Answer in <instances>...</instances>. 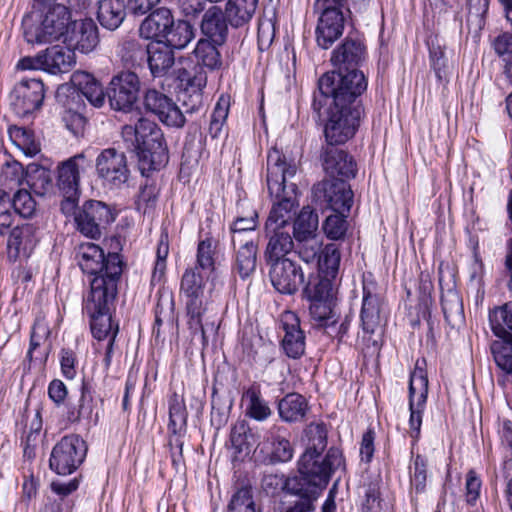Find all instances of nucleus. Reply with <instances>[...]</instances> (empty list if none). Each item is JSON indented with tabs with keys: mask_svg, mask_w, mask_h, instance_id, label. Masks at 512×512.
I'll return each mask as SVG.
<instances>
[{
	"mask_svg": "<svg viewBox=\"0 0 512 512\" xmlns=\"http://www.w3.org/2000/svg\"><path fill=\"white\" fill-rule=\"evenodd\" d=\"M90 314V328L95 339L102 341L116 338L118 334V324L112 322L110 307L102 309H86Z\"/></svg>",
	"mask_w": 512,
	"mask_h": 512,
	"instance_id": "obj_40",
	"label": "nucleus"
},
{
	"mask_svg": "<svg viewBox=\"0 0 512 512\" xmlns=\"http://www.w3.org/2000/svg\"><path fill=\"white\" fill-rule=\"evenodd\" d=\"M308 443L305 452L323 453L327 446V429L324 423H310L304 430Z\"/></svg>",
	"mask_w": 512,
	"mask_h": 512,
	"instance_id": "obj_56",
	"label": "nucleus"
},
{
	"mask_svg": "<svg viewBox=\"0 0 512 512\" xmlns=\"http://www.w3.org/2000/svg\"><path fill=\"white\" fill-rule=\"evenodd\" d=\"M147 60L149 71L153 78L166 76L175 63L174 50L167 43L156 41L147 45Z\"/></svg>",
	"mask_w": 512,
	"mask_h": 512,
	"instance_id": "obj_32",
	"label": "nucleus"
},
{
	"mask_svg": "<svg viewBox=\"0 0 512 512\" xmlns=\"http://www.w3.org/2000/svg\"><path fill=\"white\" fill-rule=\"evenodd\" d=\"M265 235L268 239L264 250L265 263L288 260L287 255L294 250L295 243L288 227L265 226Z\"/></svg>",
	"mask_w": 512,
	"mask_h": 512,
	"instance_id": "obj_25",
	"label": "nucleus"
},
{
	"mask_svg": "<svg viewBox=\"0 0 512 512\" xmlns=\"http://www.w3.org/2000/svg\"><path fill=\"white\" fill-rule=\"evenodd\" d=\"M175 22L170 9L160 7L150 13L141 23L140 32L145 38H160L166 35Z\"/></svg>",
	"mask_w": 512,
	"mask_h": 512,
	"instance_id": "obj_34",
	"label": "nucleus"
},
{
	"mask_svg": "<svg viewBox=\"0 0 512 512\" xmlns=\"http://www.w3.org/2000/svg\"><path fill=\"white\" fill-rule=\"evenodd\" d=\"M296 165L288 163L276 148L267 155V186L272 197L277 199L265 222L268 227H289V219L296 204L297 186L290 182L296 174Z\"/></svg>",
	"mask_w": 512,
	"mask_h": 512,
	"instance_id": "obj_2",
	"label": "nucleus"
},
{
	"mask_svg": "<svg viewBox=\"0 0 512 512\" xmlns=\"http://www.w3.org/2000/svg\"><path fill=\"white\" fill-rule=\"evenodd\" d=\"M217 244V240L212 237H206L199 241L196 255L197 269L201 268L210 272L215 269Z\"/></svg>",
	"mask_w": 512,
	"mask_h": 512,
	"instance_id": "obj_55",
	"label": "nucleus"
},
{
	"mask_svg": "<svg viewBox=\"0 0 512 512\" xmlns=\"http://www.w3.org/2000/svg\"><path fill=\"white\" fill-rule=\"evenodd\" d=\"M76 64V56L73 49L68 46L54 45L41 51L34 57H24L17 68L21 70L41 69L52 75L70 72Z\"/></svg>",
	"mask_w": 512,
	"mask_h": 512,
	"instance_id": "obj_9",
	"label": "nucleus"
},
{
	"mask_svg": "<svg viewBox=\"0 0 512 512\" xmlns=\"http://www.w3.org/2000/svg\"><path fill=\"white\" fill-rule=\"evenodd\" d=\"M94 411L93 396L91 387L84 382L81 386V395L77 404H70L67 409L66 419L70 423H77L81 420H90Z\"/></svg>",
	"mask_w": 512,
	"mask_h": 512,
	"instance_id": "obj_42",
	"label": "nucleus"
},
{
	"mask_svg": "<svg viewBox=\"0 0 512 512\" xmlns=\"http://www.w3.org/2000/svg\"><path fill=\"white\" fill-rule=\"evenodd\" d=\"M491 352L497 366L507 374H512V339L494 341Z\"/></svg>",
	"mask_w": 512,
	"mask_h": 512,
	"instance_id": "obj_58",
	"label": "nucleus"
},
{
	"mask_svg": "<svg viewBox=\"0 0 512 512\" xmlns=\"http://www.w3.org/2000/svg\"><path fill=\"white\" fill-rule=\"evenodd\" d=\"M228 25L230 24L228 20H226L223 9L214 5L204 12L200 23V30L206 37L204 40H209L221 46L227 40L229 31Z\"/></svg>",
	"mask_w": 512,
	"mask_h": 512,
	"instance_id": "obj_30",
	"label": "nucleus"
},
{
	"mask_svg": "<svg viewBox=\"0 0 512 512\" xmlns=\"http://www.w3.org/2000/svg\"><path fill=\"white\" fill-rule=\"evenodd\" d=\"M367 89L362 72H327L318 80L319 93H314L312 109L321 117V110L330 100L324 126L326 144H344L352 138L360 123L359 97Z\"/></svg>",
	"mask_w": 512,
	"mask_h": 512,
	"instance_id": "obj_1",
	"label": "nucleus"
},
{
	"mask_svg": "<svg viewBox=\"0 0 512 512\" xmlns=\"http://www.w3.org/2000/svg\"><path fill=\"white\" fill-rule=\"evenodd\" d=\"M365 47L356 39L346 38L343 43L333 51L331 61L338 67L336 72L347 73L357 71L355 66L364 59ZM358 72H360L358 70Z\"/></svg>",
	"mask_w": 512,
	"mask_h": 512,
	"instance_id": "obj_31",
	"label": "nucleus"
},
{
	"mask_svg": "<svg viewBox=\"0 0 512 512\" xmlns=\"http://www.w3.org/2000/svg\"><path fill=\"white\" fill-rule=\"evenodd\" d=\"M177 80L180 82L182 91L203 93L207 84V74L200 66H193L190 70L180 68L176 72Z\"/></svg>",
	"mask_w": 512,
	"mask_h": 512,
	"instance_id": "obj_48",
	"label": "nucleus"
},
{
	"mask_svg": "<svg viewBox=\"0 0 512 512\" xmlns=\"http://www.w3.org/2000/svg\"><path fill=\"white\" fill-rule=\"evenodd\" d=\"M272 286L281 294L293 295L304 283V273L300 265L291 259L266 263Z\"/></svg>",
	"mask_w": 512,
	"mask_h": 512,
	"instance_id": "obj_18",
	"label": "nucleus"
},
{
	"mask_svg": "<svg viewBox=\"0 0 512 512\" xmlns=\"http://www.w3.org/2000/svg\"><path fill=\"white\" fill-rule=\"evenodd\" d=\"M86 453V443L79 435H66L53 447L49 467L59 475L72 474L83 463Z\"/></svg>",
	"mask_w": 512,
	"mask_h": 512,
	"instance_id": "obj_10",
	"label": "nucleus"
},
{
	"mask_svg": "<svg viewBox=\"0 0 512 512\" xmlns=\"http://www.w3.org/2000/svg\"><path fill=\"white\" fill-rule=\"evenodd\" d=\"M227 512H260L253 499L252 487L248 484L237 486L231 496Z\"/></svg>",
	"mask_w": 512,
	"mask_h": 512,
	"instance_id": "obj_53",
	"label": "nucleus"
},
{
	"mask_svg": "<svg viewBox=\"0 0 512 512\" xmlns=\"http://www.w3.org/2000/svg\"><path fill=\"white\" fill-rule=\"evenodd\" d=\"M254 434L248 427L245 421L237 423L231 430L230 442L234 449V458L237 459L240 455H248L252 447V439Z\"/></svg>",
	"mask_w": 512,
	"mask_h": 512,
	"instance_id": "obj_51",
	"label": "nucleus"
},
{
	"mask_svg": "<svg viewBox=\"0 0 512 512\" xmlns=\"http://www.w3.org/2000/svg\"><path fill=\"white\" fill-rule=\"evenodd\" d=\"M97 20L100 25L114 31L123 23L127 9L123 0H97Z\"/></svg>",
	"mask_w": 512,
	"mask_h": 512,
	"instance_id": "obj_36",
	"label": "nucleus"
},
{
	"mask_svg": "<svg viewBox=\"0 0 512 512\" xmlns=\"http://www.w3.org/2000/svg\"><path fill=\"white\" fill-rule=\"evenodd\" d=\"M92 165V161L85 153L76 154L73 157L61 162L57 168V186L62 192L65 200L62 207L73 206L79 193L80 171H84Z\"/></svg>",
	"mask_w": 512,
	"mask_h": 512,
	"instance_id": "obj_16",
	"label": "nucleus"
},
{
	"mask_svg": "<svg viewBox=\"0 0 512 512\" xmlns=\"http://www.w3.org/2000/svg\"><path fill=\"white\" fill-rule=\"evenodd\" d=\"M439 286L441 291V305L444 317L447 322L460 318L463 312V305L453 275L450 271H444L442 267L438 270Z\"/></svg>",
	"mask_w": 512,
	"mask_h": 512,
	"instance_id": "obj_28",
	"label": "nucleus"
},
{
	"mask_svg": "<svg viewBox=\"0 0 512 512\" xmlns=\"http://www.w3.org/2000/svg\"><path fill=\"white\" fill-rule=\"evenodd\" d=\"M281 326L285 332L281 347L285 355L291 359H299L305 353V334L300 326V319L292 311L281 315Z\"/></svg>",
	"mask_w": 512,
	"mask_h": 512,
	"instance_id": "obj_23",
	"label": "nucleus"
},
{
	"mask_svg": "<svg viewBox=\"0 0 512 512\" xmlns=\"http://www.w3.org/2000/svg\"><path fill=\"white\" fill-rule=\"evenodd\" d=\"M338 144L322 146L320 159L322 166L330 179L354 178L357 167L354 159L345 150L337 147Z\"/></svg>",
	"mask_w": 512,
	"mask_h": 512,
	"instance_id": "obj_20",
	"label": "nucleus"
},
{
	"mask_svg": "<svg viewBox=\"0 0 512 512\" xmlns=\"http://www.w3.org/2000/svg\"><path fill=\"white\" fill-rule=\"evenodd\" d=\"M493 46L495 52L504 57V61L506 62L504 73L510 83H512V34L499 35L494 40Z\"/></svg>",
	"mask_w": 512,
	"mask_h": 512,
	"instance_id": "obj_62",
	"label": "nucleus"
},
{
	"mask_svg": "<svg viewBox=\"0 0 512 512\" xmlns=\"http://www.w3.org/2000/svg\"><path fill=\"white\" fill-rule=\"evenodd\" d=\"M257 224L258 213L256 210H252L247 216H238L230 227L232 240H235L237 235L240 239H249L246 234L254 231Z\"/></svg>",
	"mask_w": 512,
	"mask_h": 512,
	"instance_id": "obj_63",
	"label": "nucleus"
},
{
	"mask_svg": "<svg viewBox=\"0 0 512 512\" xmlns=\"http://www.w3.org/2000/svg\"><path fill=\"white\" fill-rule=\"evenodd\" d=\"M318 214L309 206L303 207L293 223V237L317 236Z\"/></svg>",
	"mask_w": 512,
	"mask_h": 512,
	"instance_id": "obj_50",
	"label": "nucleus"
},
{
	"mask_svg": "<svg viewBox=\"0 0 512 512\" xmlns=\"http://www.w3.org/2000/svg\"><path fill=\"white\" fill-rule=\"evenodd\" d=\"M44 97L45 88L40 79H22L14 86L10 94V103L18 116L26 117L40 109Z\"/></svg>",
	"mask_w": 512,
	"mask_h": 512,
	"instance_id": "obj_17",
	"label": "nucleus"
},
{
	"mask_svg": "<svg viewBox=\"0 0 512 512\" xmlns=\"http://www.w3.org/2000/svg\"><path fill=\"white\" fill-rule=\"evenodd\" d=\"M244 397L248 400L246 414L257 420L264 421L271 415V409L261 397L259 387L252 386L246 390Z\"/></svg>",
	"mask_w": 512,
	"mask_h": 512,
	"instance_id": "obj_52",
	"label": "nucleus"
},
{
	"mask_svg": "<svg viewBox=\"0 0 512 512\" xmlns=\"http://www.w3.org/2000/svg\"><path fill=\"white\" fill-rule=\"evenodd\" d=\"M74 220L80 233L98 239L102 231L115 220V213L102 201L88 200L74 212Z\"/></svg>",
	"mask_w": 512,
	"mask_h": 512,
	"instance_id": "obj_12",
	"label": "nucleus"
},
{
	"mask_svg": "<svg viewBox=\"0 0 512 512\" xmlns=\"http://www.w3.org/2000/svg\"><path fill=\"white\" fill-rule=\"evenodd\" d=\"M257 448L266 453L271 463L290 461L294 453L286 428L275 425L266 432Z\"/></svg>",
	"mask_w": 512,
	"mask_h": 512,
	"instance_id": "obj_22",
	"label": "nucleus"
},
{
	"mask_svg": "<svg viewBox=\"0 0 512 512\" xmlns=\"http://www.w3.org/2000/svg\"><path fill=\"white\" fill-rule=\"evenodd\" d=\"M144 107L157 115L167 126L181 128L186 123L181 109L171 98L156 89H148L144 94Z\"/></svg>",
	"mask_w": 512,
	"mask_h": 512,
	"instance_id": "obj_19",
	"label": "nucleus"
},
{
	"mask_svg": "<svg viewBox=\"0 0 512 512\" xmlns=\"http://www.w3.org/2000/svg\"><path fill=\"white\" fill-rule=\"evenodd\" d=\"M112 255L119 254L108 253L105 255L100 246L91 242L82 243L76 249V259L81 270L91 276L107 272L108 262Z\"/></svg>",
	"mask_w": 512,
	"mask_h": 512,
	"instance_id": "obj_29",
	"label": "nucleus"
},
{
	"mask_svg": "<svg viewBox=\"0 0 512 512\" xmlns=\"http://www.w3.org/2000/svg\"><path fill=\"white\" fill-rule=\"evenodd\" d=\"M314 13L318 15L315 28V40L318 47L329 49L343 35L346 15L350 13L349 8L313 5Z\"/></svg>",
	"mask_w": 512,
	"mask_h": 512,
	"instance_id": "obj_11",
	"label": "nucleus"
},
{
	"mask_svg": "<svg viewBox=\"0 0 512 512\" xmlns=\"http://www.w3.org/2000/svg\"><path fill=\"white\" fill-rule=\"evenodd\" d=\"M26 182L30 189L39 196H44L53 190L52 172L35 163L27 165Z\"/></svg>",
	"mask_w": 512,
	"mask_h": 512,
	"instance_id": "obj_43",
	"label": "nucleus"
},
{
	"mask_svg": "<svg viewBox=\"0 0 512 512\" xmlns=\"http://www.w3.org/2000/svg\"><path fill=\"white\" fill-rule=\"evenodd\" d=\"M95 171L102 184L109 188H121L130 177L125 153L115 148L103 149L98 154L95 159Z\"/></svg>",
	"mask_w": 512,
	"mask_h": 512,
	"instance_id": "obj_14",
	"label": "nucleus"
},
{
	"mask_svg": "<svg viewBox=\"0 0 512 512\" xmlns=\"http://www.w3.org/2000/svg\"><path fill=\"white\" fill-rule=\"evenodd\" d=\"M294 250L306 263L313 262L322 251V242L318 236L294 238Z\"/></svg>",
	"mask_w": 512,
	"mask_h": 512,
	"instance_id": "obj_57",
	"label": "nucleus"
},
{
	"mask_svg": "<svg viewBox=\"0 0 512 512\" xmlns=\"http://www.w3.org/2000/svg\"><path fill=\"white\" fill-rule=\"evenodd\" d=\"M56 99L66 109L65 112H81L84 107V98L72 82L57 89Z\"/></svg>",
	"mask_w": 512,
	"mask_h": 512,
	"instance_id": "obj_54",
	"label": "nucleus"
},
{
	"mask_svg": "<svg viewBox=\"0 0 512 512\" xmlns=\"http://www.w3.org/2000/svg\"><path fill=\"white\" fill-rule=\"evenodd\" d=\"M122 274L120 255H112L107 272L92 275L90 292L86 300V309L109 308L117 296V285Z\"/></svg>",
	"mask_w": 512,
	"mask_h": 512,
	"instance_id": "obj_8",
	"label": "nucleus"
},
{
	"mask_svg": "<svg viewBox=\"0 0 512 512\" xmlns=\"http://www.w3.org/2000/svg\"><path fill=\"white\" fill-rule=\"evenodd\" d=\"M205 282L197 267L186 269L181 284L180 293L185 298V307L188 316V327L193 334L200 332L203 345L208 344L207 333L216 331L215 321L203 323L206 312L204 301Z\"/></svg>",
	"mask_w": 512,
	"mask_h": 512,
	"instance_id": "obj_6",
	"label": "nucleus"
},
{
	"mask_svg": "<svg viewBox=\"0 0 512 512\" xmlns=\"http://www.w3.org/2000/svg\"><path fill=\"white\" fill-rule=\"evenodd\" d=\"M38 227L32 223L17 225L10 230L7 240V257L15 262L27 259L38 243Z\"/></svg>",
	"mask_w": 512,
	"mask_h": 512,
	"instance_id": "obj_21",
	"label": "nucleus"
},
{
	"mask_svg": "<svg viewBox=\"0 0 512 512\" xmlns=\"http://www.w3.org/2000/svg\"><path fill=\"white\" fill-rule=\"evenodd\" d=\"M147 45L136 38L126 37L120 40L116 46L115 57L123 71H132L145 68L147 60Z\"/></svg>",
	"mask_w": 512,
	"mask_h": 512,
	"instance_id": "obj_26",
	"label": "nucleus"
},
{
	"mask_svg": "<svg viewBox=\"0 0 512 512\" xmlns=\"http://www.w3.org/2000/svg\"><path fill=\"white\" fill-rule=\"evenodd\" d=\"M318 274H325L331 278L337 279L341 254L336 244H327L318 256Z\"/></svg>",
	"mask_w": 512,
	"mask_h": 512,
	"instance_id": "obj_49",
	"label": "nucleus"
},
{
	"mask_svg": "<svg viewBox=\"0 0 512 512\" xmlns=\"http://www.w3.org/2000/svg\"><path fill=\"white\" fill-rule=\"evenodd\" d=\"M425 360H417L409 381L410 435L418 439L422 425V414L428 395V377L422 365Z\"/></svg>",
	"mask_w": 512,
	"mask_h": 512,
	"instance_id": "obj_15",
	"label": "nucleus"
},
{
	"mask_svg": "<svg viewBox=\"0 0 512 512\" xmlns=\"http://www.w3.org/2000/svg\"><path fill=\"white\" fill-rule=\"evenodd\" d=\"M65 43L82 53H89L99 43L98 27L92 19L72 21Z\"/></svg>",
	"mask_w": 512,
	"mask_h": 512,
	"instance_id": "obj_27",
	"label": "nucleus"
},
{
	"mask_svg": "<svg viewBox=\"0 0 512 512\" xmlns=\"http://www.w3.org/2000/svg\"><path fill=\"white\" fill-rule=\"evenodd\" d=\"M297 496V499L290 502L283 512H315V501L319 495H313L311 491L289 492Z\"/></svg>",
	"mask_w": 512,
	"mask_h": 512,
	"instance_id": "obj_64",
	"label": "nucleus"
},
{
	"mask_svg": "<svg viewBox=\"0 0 512 512\" xmlns=\"http://www.w3.org/2000/svg\"><path fill=\"white\" fill-rule=\"evenodd\" d=\"M140 79L137 73L121 71L114 75L107 88L110 107L115 111L131 112L139 99Z\"/></svg>",
	"mask_w": 512,
	"mask_h": 512,
	"instance_id": "obj_13",
	"label": "nucleus"
},
{
	"mask_svg": "<svg viewBox=\"0 0 512 512\" xmlns=\"http://www.w3.org/2000/svg\"><path fill=\"white\" fill-rule=\"evenodd\" d=\"M317 191L331 210L337 213H349L353 203V192L345 179H326Z\"/></svg>",
	"mask_w": 512,
	"mask_h": 512,
	"instance_id": "obj_24",
	"label": "nucleus"
},
{
	"mask_svg": "<svg viewBox=\"0 0 512 512\" xmlns=\"http://www.w3.org/2000/svg\"><path fill=\"white\" fill-rule=\"evenodd\" d=\"M360 320L364 335H368V340L377 348L378 340L372 339V336L382 332V327L387 321L386 307L384 298L378 292L377 283L369 278L363 280Z\"/></svg>",
	"mask_w": 512,
	"mask_h": 512,
	"instance_id": "obj_7",
	"label": "nucleus"
},
{
	"mask_svg": "<svg viewBox=\"0 0 512 512\" xmlns=\"http://www.w3.org/2000/svg\"><path fill=\"white\" fill-rule=\"evenodd\" d=\"M310 302L309 314L314 325L325 329H334L337 323L335 312L336 299H307Z\"/></svg>",
	"mask_w": 512,
	"mask_h": 512,
	"instance_id": "obj_41",
	"label": "nucleus"
},
{
	"mask_svg": "<svg viewBox=\"0 0 512 512\" xmlns=\"http://www.w3.org/2000/svg\"><path fill=\"white\" fill-rule=\"evenodd\" d=\"M71 13L61 4H54L43 13L35 7L22 20L23 36L29 44H46L67 37Z\"/></svg>",
	"mask_w": 512,
	"mask_h": 512,
	"instance_id": "obj_5",
	"label": "nucleus"
},
{
	"mask_svg": "<svg viewBox=\"0 0 512 512\" xmlns=\"http://www.w3.org/2000/svg\"><path fill=\"white\" fill-rule=\"evenodd\" d=\"M489 320L496 336L503 339H512V302L491 311Z\"/></svg>",
	"mask_w": 512,
	"mask_h": 512,
	"instance_id": "obj_47",
	"label": "nucleus"
},
{
	"mask_svg": "<svg viewBox=\"0 0 512 512\" xmlns=\"http://www.w3.org/2000/svg\"><path fill=\"white\" fill-rule=\"evenodd\" d=\"M277 409L282 421L286 423L300 422L306 416L308 402L299 393H288L278 401Z\"/></svg>",
	"mask_w": 512,
	"mask_h": 512,
	"instance_id": "obj_38",
	"label": "nucleus"
},
{
	"mask_svg": "<svg viewBox=\"0 0 512 512\" xmlns=\"http://www.w3.org/2000/svg\"><path fill=\"white\" fill-rule=\"evenodd\" d=\"M9 134L14 143L21 148L26 156H35L40 152L38 143L34 141L33 133L23 127H13L9 129Z\"/></svg>",
	"mask_w": 512,
	"mask_h": 512,
	"instance_id": "obj_59",
	"label": "nucleus"
},
{
	"mask_svg": "<svg viewBox=\"0 0 512 512\" xmlns=\"http://www.w3.org/2000/svg\"><path fill=\"white\" fill-rule=\"evenodd\" d=\"M232 243L235 249L234 268L240 277L245 279L256 269L258 245L253 239H240L238 235Z\"/></svg>",
	"mask_w": 512,
	"mask_h": 512,
	"instance_id": "obj_33",
	"label": "nucleus"
},
{
	"mask_svg": "<svg viewBox=\"0 0 512 512\" xmlns=\"http://www.w3.org/2000/svg\"><path fill=\"white\" fill-rule=\"evenodd\" d=\"M127 148L136 152L143 176L165 167L169 160L168 148L161 128L153 121L139 118L137 123L124 125L121 131Z\"/></svg>",
	"mask_w": 512,
	"mask_h": 512,
	"instance_id": "obj_3",
	"label": "nucleus"
},
{
	"mask_svg": "<svg viewBox=\"0 0 512 512\" xmlns=\"http://www.w3.org/2000/svg\"><path fill=\"white\" fill-rule=\"evenodd\" d=\"M348 213H337L328 216L323 224V230L326 236L332 240L342 239L347 231Z\"/></svg>",
	"mask_w": 512,
	"mask_h": 512,
	"instance_id": "obj_61",
	"label": "nucleus"
},
{
	"mask_svg": "<svg viewBox=\"0 0 512 512\" xmlns=\"http://www.w3.org/2000/svg\"><path fill=\"white\" fill-rule=\"evenodd\" d=\"M187 411L182 396L176 392L169 398V423L168 430L173 436H181L186 432Z\"/></svg>",
	"mask_w": 512,
	"mask_h": 512,
	"instance_id": "obj_45",
	"label": "nucleus"
},
{
	"mask_svg": "<svg viewBox=\"0 0 512 512\" xmlns=\"http://www.w3.org/2000/svg\"><path fill=\"white\" fill-rule=\"evenodd\" d=\"M195 37V29L188 21L177 20L173 26L166 31V35L161 40L167 43L172 50L184 49Z\"/></svg>",
	"mask_w": 512,
	"mask_h": 512,
	"instance_id": "obj_44",
	"label": "nucleus"
},
{
	"mask_svg": "<svg viewBox=\"0 0 512 512\" xmlns=\"http://www.w3.org/2000/svg\"><path fill=\"white\" fill-rule=\"evenodd\" d=\"M257 7L258 0H228L223 12L233 28H242L251 21Z\"/></svg>",
	"mask_w": 512,
	"mask_h": 512,
	"instance_id": "obj_37",
	"label": "nucleus"
},
{
	"mask_svg": "<svg viewBox=\"0 0 512 512\" xmlns=\"http://www.w3.org/2000/svg\"><path fill=\"white\" fill-rule=\"evenodd\" d=\"M339 469H345V460L341 449L330 447L325 455L304 452L298 462L299 476L288 479L287 492L311 491L320 495L327 487L332 475Z\"/></svg>",
	"mask_w": 512,
	"mask_h": 512,
	"instance_id": "obj_4",
	"label": "nucleus"
},
{
	"mask_svg": "<svg viewBox=\"0 0 512 512\" xmlns=\"http://www.w3.org/2000/svg\"><path fill=\"white\" fill-rule=\"evenodd\" d=\"M14 212L23 218L32 217L36 212V201L28 190L20 189L11 198Z\"/></svg>",
	"mask_w": 512,
	"mask_h": 512,
	"instance_id": "obj_60",
	"label": "nucleus"
},
{
	"mask_svg": "<svg viewBox=\"0 0 512 512\" xmlns=\"http://www.w3.org/2000/svg\"><path fill=\"white\" fill-rule=\"evenodd\" d=\"M71 82L77 87L82 95L94 107H102L105 103L107 92L105 93L101 84L89 73L76 71L71 76Z\"/></svg>",
	"mask_w": 512,
	"mask_h": 512,
	"instance_id": "obj_35",
	"label": "nucleus"
},
{
	"mask_svg": "<svg viewBox=\"0 0 512 512\" xmlns=\"http://www.w3.org/2000/svg\"><path fill=\"white\" fill-rule=\"evenodd\" d=\"M218 44L209 40H199L193 51L196 64L194 66L204 67L210 70L219 69L222 65L221 54L218 51Z\"/></svg>",
	"mask_w": 512,
	"mask_h": 512,
	"instance_id": "obj_46",
	"label": "nucleus"
},
{
	"mask_svg": "<svg viewBox=\"0 0 512 512\" xmlns=\"http://www.w3.org/2000/svg\"><path fill=\"white\" fill-rule=\"evenodd\" d=\"M336 279L325 274L313 273L303 287L306 299H336Z\"/></svg>",
	"mask_w": 512,
	"mask_h": 512,
	"instance_id": "obj_39",
	"label": "nucleus"
}]
</instances>
